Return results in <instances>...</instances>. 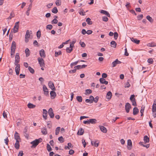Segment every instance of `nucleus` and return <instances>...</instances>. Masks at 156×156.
Masks as SVG:
<instances>
[{
	"label": "nucleus",
	"mask_w": 156,
	"mask_h": 156,
	"mask_svg": "<svg viewBox=\"0 0 156 156\" xmlns=\"http://www.w3.org/2000/svg\"><path fill=\"white\" fill-rule=\"evenodd\" d=\"M42 139L41 138L36 139L30 142V144L32 145L31 146V148L35 147L38 144L42 141Z\"/></svg>",
	"instance_id": "f257e3e1"
},
{
	"label": "nucleus",
	"mask_w": 156,
	"mask_h": 156,
	"mask_svg": "<svg viewBox=\"0 0 156 156\" xmlns=\"http://www.w3.org/2000/svg\"><path fill=\"white\" fill-rule=\"evenodd\" d=\"M20 22L19 21L15 23V25L13 29V32L14 33H17L18 31L19 27V23Z\"/></svg>",
	"instance_id": "f03ea898"
},
{
	"label": "nucleus",
	"mask_w": 156,
	"mask_h": 156,
	"mask_svg": "<svg viewBox=\"0 0 156 156\" xmlns=\"http://www.w3.org/2000/svg\"><path fill=\"white\" fill-rule=\"evenodd\" d=\"M131 108V106L130 104L128 102L126 103L125 105V109L127 113H128L129 112Z\"/></svg>",
	"instance_id": "7ed1b4c3"
},
{
	"label": "nucleus",
	"mask_w": 156,
	"mask_h": 156,
	"mask_svg": "<svg viewBox=\"0 0 156 156\" xmlns=\"http://www.w3.org/2000/svg\"><path fill=\"white\" fill-rule=\"evenodd\" d=\"M20 57L19 56V53H16L15 55V65H16L17 64H19L18 63L20 62Z\"/></svg>",
	"instance_id": "20e7f679"
},
{
	"label": "nucleus",
	"mask_w": 156,
	"mask_h": 156,
	"mask_svg": "<svg viewBox=\"0 0 156 156\" xmlns=\"http://www.w3.org/2000/svg\"><path fill=\"white\" fill-rule=\"evenodd\" d=\"M38 61L40 66L42 67L44 65V61L42 58H38Z\"/></svg>",
	"instance_id": "39448f33"
},
{
	"label": "nucleus",
	"mask_w": 156,
	"mask_h": 156,
	"mask_svg": "<svg viewBox=\"0 0 156 156\" xmlns=\"http://www.w3.org/2000/svg\"><path fill=\"white\" fill-rule=\"evenodd\" d=\"M48 114L49 115L50 118H53L54 116V114L53 113V111L52 109L51 108H50L48 111Z\"/></svg>",
	"instance_id": "423d86ee"
},
{
	"label": "nucleus",
	"mask_w": 156,
	"mask_h": 156,
	"mask_svg": "<svg viewBox=\"0 0 156 156\" xmlns=\"http://www.w3.org/2000/svg\"><path fill=\"white\" fill-rule=\"evenodd\" d=\"M48 85L49 87L52 90H55L56 89L55 87L54 84L51 81H50L48 82Z\"/></svg>",
	"instance_id": "0eeeda50"
},
{
	"label": "nucleus",
	"mask_w": 156,
	"mask_h": 156,
	"mask_svg": "<svg viewBox=\"0 0 156 156\" xmlns=\"http://www.w3.org/2000/svg\"><path fill=\"white\" fill-rule=\"evenodd\" d=\"M43 90L44 92V94L46 96L49 95V92L48 88L46 86L44 85L43 87Z\"/></svg>",
	"instance_id": "6e6552de"
},
{
	"label": "nucleus",
	"mask_w": 156,
	"mask_h": 156,
	"mask_svg": "<svg viewBox=\"0 0 156 156\" xmlns=\"http://www.w3.org/2000/svg\"><path fill=\"white\" fill-rule=\"evenodd\" d=\"M99 143V142L98 140L91 141V144L92 145L96 147H97L98 146Z\"/></svg>",
	"instance_id": "1a4fd4ad"
},
{
	"label": "nucleus",
	"mask_w": 156,
	"mask_h": 156,
	"mask_svg": "<svg viewBox=\"0 0 156 156\" xmlns=\"http://www.w3.org/2000/svg\"><path fill=\"white\" fill-rule=\"evenodd\" d=\"M39 54L41 57V58H44L45 57L46 55L45 52L43 49H42L40 51Z\"/></svg>",
	"instance_id": "9d476101"
},
{
	"label": "nucleus",
	"mask_w": 156,
	"mask_h": 156,
	"mask_svg": "<svg viewBox=\"0 0 156 156\" xmlns=\"http://www.w3.org/2000/svg\"><path fill=\"white\" fill-rule=\"evenodd\" d=\"M15 65L16 66V67L15 68V70L16 74L18 75L19 74L20 65V64H17Z\"/></svg>",
	"instance_id": "9b49d317"
},
{
	"label": "nucleus",
	"mask_w": 156,
	"mask_h": 156,
	"mask_svg": "<svg viewBox=\"0 0 156 156\" xmlns=\"http://www.w3.org/2000/svg\"><path fill=\"white\" fill-rule=\"evenodd\" d=\"M14 138L16 140H21V139L20 137L19 134L17 132H16L14 134Z\"/></svg>",
	"instance_id": "f8f14e48"
},
{
	"label": "nucleus",
	"mask_w": 156,
	"mask_h": 156,
	"mask_svg": "<svg viewBox=\"0 0 156 156\" xmlns=\"http://www.w3.org/2000/svg\"><path fill=\"white\" fill-rule=\"evenodd\" d=\"M127 145L129 146H127V148L128 150L131 149L132 147V143L131 140L130 139L127 140Z\"/></svg>",
	"instance_id": "ddd939ff"
},
{
	"label": "nucleus",
	"mask_w": 156,
	"mask_h": 156,
	"mask_svg": "<svg viewBox=\"0 0 156 156\" xmlns=\"http://www.w3.org/2000/svg\"><path fill=\"white\" fill-rule=\"evenodd\" d=\"M50 94L51 99H54L56 96V93L55 91H51L50 92Z\"/></svg>",
	"instance_id": "4468645a"
},
{
	"label": "nucleus",
	"mask_w": 156,
	"mask_h": 156,
	"mask_svg": "<svg viewBox=\"0 0 156 156\" xmlns=\"http://www.w3.org/2000/svg\"><path fill=\"white\" fill-rule=\"evenodd\" d=\"M100 82L102 84H104L105 85H107L108 82L105 80V79L103 78H101L99 80Z\"/></svg>",
	"instance_id": "2eb2a0df"
},
{
	"label": "nucleus",
	"mask_w": 156,
	"mask_h": 156,
	"mask_svg": "<svg viewBox=\"0 0 156 156\" xmlns=\"http://www.w3.org/2000/svg\"><path fill=\"white\" fill-rule=\"evenodd\" d=\"M130 39L131 41L134 42L136 44H139L140 42V41L139 40H137L136 38H134L133 37L130 38Z\"/></svg>",
	"instance_id": "dca6fc26"
},
{
	"label": "nucleus",
	"mask_w": 156,
	"mask_h": 156,
	"mask_svg": "<svg viewBox=\"0 0 156 156\" xmlns=\"http://www.w3.org/2000/svg\"><path fill=\"white\" fill-rule=\"evenodd\" d=\"M99 128L100 130L103 133H106L107 132V130L106 128L102 126H99Z\"/></svg>",
	"instance_id": "f3484780"
},
{
	"label": "nucleus",
	"mask_w": 156,
	"mask_h": 156,
	"mask_svg": "<svg viewBox=\"0 0 156 156\" xmlns=\"http://www.w3.org/2000/svg\"><path fill=\"white\" fill-rule=\"evenodd\" d=\"M152 111L153 112H154L156 111V101H154L152 105Z\"/></svg>",
	"instance_id": "a211bd4d"
},
{
	"label": "nucleus",
	"mask_w": 156,
	"mask_h": 156,
	"mask_svg": "<svg viewBox=\"0 0 156 156\" xmlns=\"http://www.w3.org/2000/svg\"><path fill=\"white\" fill-rule=\"evenodd\" d=\"M139 112V109L137 107H134L133 109V114L134 115H136L138 114Z\"/></svg>",
	"instance_id": "6ab92c4d"
},
{
	"label": "nucleus",
	"mask_w": 156,
	"mask_h": 156,
	"mask_svg": "<svg viewBox=\"0 0 156 156\" xmlns=\"http://www.w3.org/2000/svg\"><path fill=\"white\" fill-rule=\"evenodd\" d=\"M112 96V92L109 91L107 94L106 95V98L108 100H110Z\"/></svg>",
	"instance_id": "aec40b11"
},
{
	"label": "nucleus",
	"mask_w": 156,
	"mask_h": 156,
	"mask_svg": "<svg viewBox=\"0 0 156 156\" xmlns=\"http://www.w3.org/2000/svg\"><path fill=\"white\" fill-rule=\"evenodd\" d=\"M100 12L101 13L105 15L108 17L110 16V15L109 13L107 11L103 10H101Z\"/></svg>",
	"instance_id": "412c9836"
},
{
	"label": "nucleus",
	"mask_w": 156,
	"mask_h": 156,
	"mask_svg": "<svg viewBox=\"0 0 156 156\" xmlns=\"http://www.w3.org/2000/svg\"><path fill=\"white\" fill-rule=\"evenodd\" d=\"M84 132V130L83 129L81 128L78 130L77 132V134L78 135H83Z\"/></svg>",
	"instance_id": "4be33fe9"
},
{
	"label": "nucleus",
	"mask_w": 156,
	"mask_h": 156,
	"mask_svg": "<svg viewBox=\"0 0 156 156\" xmlns=\"http://www.w3.org/2000/svg\"><path fill=\"white\" fill-rule=\"evenodd\" d=\"M20 141L16 140V142L15 144V147L16 149H18L20 148L19 142Z\"/></svg>",
	"instance_id": "5701e85b"
},
{
	"label": "nucleus",
	"mask_w": 156,
	"mask_h": 156,
	"mask_svg": "<svg viewBox=\"0 0 156 156\" xmlns=\"http://www.w3.org/2000/svg\"><path fill=\"white\" fill-rule=\"evenodd\" d=\"M41 132L42 134L46 135L47 134V131L46 128L45 127H44L41 129Z\"/></svg>",
	"instance_id": "b1692460"
},
{
	"label": "nucleus",
	"mask_w": 156,
	"mask_h": 156,
	"mask_svg": "<svg viewBox=\"0 0 156 156\" xmlns=\"http://www.w3.org/2000/svg\"><path fill=\"white\" fill-rule=\"evenodd\" d=\"M25 52L26 54V57H27L30 55V51L29 49L28 48H27L25 49Z\"/></svg>",
	"instance_id": "393cba45"
},
{
	"label": "nucleus",
	"mask_w": 156,
	"mask_h": 156,
	"mask_svg": "<svg viewBox=\"0 0 156 156\" xmlns=\"http://www.w3.org/2000/svg\"><path fill=\"white\" fill-rule=\"evenodd\" d=\"M89 124L91 123V124H94L96 122V120L95 119H90L89 120Z\"/></svg>",
	"instance_id": "a878e982"
},
{
	"label": "nucleus",
	"mask_w": 156,
	"mask_h": 156,
	"mask_svg": "<svg viewBox=\"0 0 156 156\" xmlns=\"http://www.w3.org/2000/svg\"><path fill=\"white\" fill-rule=\"evenodd\" d=\"M144 140L145 143H148L149 141V139L147 135L144 136Z\"/></svg>",
	"instance_id": "bb28decb"
},
{
	"label": "nucleus",
	"mask_w": 156,
	"mask_h": 156,
	"mask_svg": "<svg viewBox=\"0 0 156 156\" xmlns=\"http://www.w3.org/2000/svg\"><path fill=\"white\" fill-rule=\"evenodd\" d=\"M28 107L30 108H34L36 106L30 103H28L27 105Z\"/></svg>",
	"instance_id": "cd10ccee"
},
{
	"label": "nucleus",
	"mask_w": 156,
	"mask_h": 156,
	"mask_svg": "<svg viewBox=\"0 0 156 156\" xmlns=\"http://www.w3.org/2000/svg\"><path fill=\"white\" fill-rule=\"evenodd\" d=\"M16 43L15 41H13L11 46V49H13V50L16 49Z\"/></svg>",
	"instance_id": "c85d7f7f"
},
{
	"label": "nucleus",
	"mask_w": 156,
	"mask_h": 156,
	"mask_svg": "<svg viewBox=\"0 0 156 156\" xmlns=\"http://www.w3.org/2000/svg\"><path fill=\"white\" fill-rule=\"evenodd\" d=\"M86 21L88 25H91L92 22L91 21V19L89 18H87L86 20Z\"/></svg>",
	"instance_id": "c756f323"
},
{
	"label": "nucleus",
	"mask_w": 156,
	"mask_h": 156,
	"mask_svg": "<svg viewBox=\"0 0 156 156\" xmlns=\"http://www.w3.org/2000/svg\"><path fill=\"white\" fill-rule=\"evenodd\" d=\"M117 61H118V59H116L115 61L113 62L112 63V67H115L116 65L118 64Z\"/></svg>",
	"instance_id": "7c9ffc66"
},
{
	"label": "nucleus",
	"mask_w": 156,
	"mask_h": 156,
	"mask_svg": "<svg viewBox=\"0 0 156 156\" xmlns=\"http://www.w3.org/2000/svg\"><path fill=\"white\" fill-rule=\"evenodd\" d=\"M30 37V33L29 31L28 30H27L26 32V34L25 35V37L26 38H29Z\"/></svg>",
	"instance_id": "2f4dec72"
},
{
	"label": "nucleus",
	"mask_w": 156,
	"mask_h": 156,
	"mask_svg": "<svg viewBox=\"0 0 156 156\" xmlns=\"http://www.w3.org/2000/svg\"><path fill=\"white\" fill-rule=\"evenodd\" d=\"M79 61H77L75 62H72L70 64V67L71 68H73V66L76 65L78 63Z\"/></svg>",
	"instance_id": "473e14b6"
},
{
	"label": "nucleus",
	"mask_w": 156,
	"mask_h": 156,
	"mask_svg": "<svg viewBox=\"0 0 156 156\" xmlns=\"http://www.w3.org/2000/svg\"><path fill=\"white\" fill-rule=\"evenodd\" d=\"M58 12V9L56 7H54L52 9V12L54 13H56Z\"/></svg>",
	"instance_id": "72a5a7b5"
},
{
	"label": "nucleus",
	"mask_w": 156,
	"mask_h": 156,
	"mask_svg": "<svg viewBox=\"0 0 156 156\" xmlns=\"http://www.w3.org/2000/svg\"><path fill=\"white\" fill-rule=\"evenodd\" d=\"M110 44L113 45V46H112L114 48H115L117 44L116 42L114 41H112L110 42Z\"/></svg>",
	"instance_id": "f704fd0d"
},
{
	"label": "nucleus",
	"mask_w": 156,
	"mask_h": 156,
	"mask_svg": "<svg viewBox=\"0 0 156 156\" xmlns=\"http://www.w3.org/2000/svg\"><path fill=\"white\" fill-rule=\"evenodd\" d=\"M60 127H58L55 129V134L56 135H58L59 132Z\"/></svg>",
	"instance_id": "c9c22d12"
},
{
	"label": "nucleus",
	"mask_w": 156,
	"mask_h": 156,
	"mask_svg": "<svg viewBox=\"0 0 156 156\" xmlns=\"http://www.w3.org/2000/svg\"><path fill=\"white\" fill-rule=\"evenodd\" d=\"M147 19L151 23H152L153 21V20L152 18L149 16H147L146 17Z\"/></svg>",
	"instance_id": "e433bc0d"
},
{
	"label": "nucleus",
	"mask_w": 156,
	"mask_h": 156,
	"mask_svg": "<svg viewBox=\"0 0 156 156\" xmlns=\"http://www.w3.org/2000/svg\"><path fill=\"white\" fill-rule=\"evenodd\" d=\"M77 100L79 102H81L82 101V97L80 96H77L76 98Z\"/></svg>",
	"instance_id": "4c0bfd02"
},
{
	"label": "nucleus",
	"mask_w": 156,
	"mask_h": 156,
	"mask_svg": "<svg viewBox=\"0 0 156 156\" xmlns=\"http://www.w3.org/2000/svg\"><path fill=\"white\" fill-rule=\"evenodd\" d=\"M92 92V90L90 89H87L86 90L85 94L87 95L91 94Z\"/></svg>",
	"instance_id": "58836bf2"
},
{
	"label": "nucleus",
	"mask_w": 156,
	"mask_h": 156,
	"mask_svg": "<svg viewBox=\"0 0 156 156\" xmlns=\"http://www.w3.org/2000/svg\"><path fill=\"white\" fill-rule=\"evenodd\" d=\"M29 70L30 71V73H31L33 74L34 73V70L31 67L29 66L28 68Z\"/></svg>",
	"instance_id": "ea45409f"
},
{
	"label": "nucleus",
	"mask_w": 156,
	"mask_h": 156,
	"mask_svg": "<svg viewBox=\"0 0 156 156\" xmlns=\"http://www.w3.org/2000/svg\"><path fill=\"white\" fill-rule=\"evenodd\" d=\"M62 2L61 0H56L55 1V4L59 6L61 5Z\"/></svg>",
	"instance_id": "a19ab883"
},
{
	"label": "nucleus",
	"mask_w": 156,
	"mask_h": 156,
	"mask_svg": "<svg viewBox=\"0 0 156 156\" xmlns=\"http://www.w3.org/2000/svg\"><path fill=\"white\" fill-rule=\"evenodd\" d=\"M41 31L40 30H38L37 33V38L39 39L41 37Z\"/></svg>",
	"instance_id": "79ce46f5"
},
{
	"label": "nucleus",
	"mask_w": 156,
	"mask_h": 156,
	"mask_svg": "<svg viewBox=\"0 0 156 156\" xmlns=\"http://www.w3.org/2000/svg\"><path fill=\"white\" fill-rule=\"evenodd\" d=\"M15 16L14 12H12L10 14L9 16L7 18L8 19H11L12 18L14 17Z\"/></svg>",
	"instance_id": "37998d69"
},
{
	"label": "nucleus",
	"mask_w": 156,
	"mask_h": 156,
	"mask_svg": "<svg viewBox=\"0 0 156 156\" xmlns=\"http://www.w3.org/2000/svg\"><path fill=\"white\" fill-rule=\"evenodd\" d=\"M62 54V52L61 51H59L58 52L55 51V56L56 57H58L59 55H61Z\"/></svg>",
	"instance_id": "c03bdc74"
},
{
	"label": "nucleus",
	"mask_w": 156,
	"mask_h": 156,
	"mask_svg": "<svg viewBox=\"0 0 156 156\" xmlns=\"http://www.w3.org/2000/svg\"><path fill=\"white\" fill-rule=\"evenodd\" d=\"M47 150L48 151L50 152L52 150V149L50 146L48 144H47Z\"/></svg>",
	"instance_id": "a18cd8bd"
},
{
	"label": "nucleus",
	"mask_w": 156,
	"mask_h": 156,
	"mask_svg": "<svg viewBox=\"0 0 156 156\" xmlns=\"http://www.w3.org/2000/svg\"><path fill=\"white\" fill-rule=\"evenodd\" d=\"M58 140L61 143H63L64 141V139L62 136L59 137Z\"/></svg>",
	"instance_id": "49530a36"
},
{
	"label": "nucleus",
	"mask_w": 156,
	"mask_h": 156,
	"mask_svg": "<svg viewBox=\"0 0 156 156\" xmlns=\"http://www.w3.org/2000/svg\"><path fill=\"white\" fill-rule=\"evenodd\" d=\"M58 22V20L56 19L55 18L54 19L51 21V23L52 24H56Z\"/></svg>",
	"instance_id": "de8ad7c7"
},
{
	"label": "nucleus",
	"mask_w": 156,
	"mask_h": 156,
	"mask_svg": "<svg viewBox=\"0 0 156 156\" xmlns=\"http://www.w3.org/2000/svg\"><path fill=\"white\" fill-rule=\"evenodd\" d=\"M118 37V34L116 32H115L114 34V37L115 39L116 40L117 39Z\"/></svg>",
	"instance_id": "09e8293b"
},
{
	"label": "nucleus",
	"mask_w": 156,
	"mask_h": 156,
	"mask_svg": "<svg viewBox=\"0 0 156 156\" xmlns=\"http://www.w3.org/2000/svg\"><path fill=\"white\" fill-rule=\"evenodd\" d=\"M99 98V97L98 96H96L95 98H94V100H93V101L95 103H96L98 102V99Z\"/></svg>",
	"instance_id": "8fccbe9b"
},
{
	"label": "nucleus",
	"mask_w": 156,
	"mask_h": 156,
	"mask_svg": "<svg viewBox=\"0 0 156 156\" xmlns=\"http://www.w3.org/2000/svg\"><path fill=\"white\" fill-rule=\"evenodd\" d=\"M52 26L51 25H48L46 26L47 29L51 30L52 28Z\"/></svg>",
	"instance_id": "3c124183"
},
{
	"label": "nucleus",
	"mask_w": 156,
	"mask_h": 156,
	"mask_svg": "<svg viewBox=\"0 0 156 156\" xmlns=\"http://www.w3.org/2000/svg\"><path fill=\"white\" fill-rule=\"evenodd\" d=\"M102 20L105 22H107L108 20V18L106 16H104L102 17Z\"/></svg>",
	"instance_id": "603ef678"
},
{
	"label": "nucleus",
	"mask_w": 156,
	"mask_h": 156,
	"mask_svg": "<svg viewBox=\"0 0 156 156\" xmlns=\"http://www.w3.org/2000/svg\"><path fill=\"white\" fill-rule=\"evenodd\" d=\"M73 50L72 48H70L69 47H67L66 48V51L67 52L70 53Z\"/></svg>",
	"instance_id": "864d4df0"
},
{
	"label": "nucleus",
	"mask_w": 156,
	"mask_h": 156,
	"mask_svg": "<svg viewBox=\"0 0 156 156\" xmlns=\"http://www.w3.org/2000/svg\"><path fill=\"white\" fill-rule=\"evenodd\" d=\"M153 59L151 58H150L148 59L147 60V62L148 63L152 64L153 62Z\"/></svg>",
	"instance_id": "5fc2aeb1"
},
{
	"label": "nucleus",
	"mask_w": 156,
	"mask_h": 156,
	"mask_svg": "<svg viewBox=\"0 0 156 156\" xmlns=\"http://www.w3.org/2000/svg\"><path fill=\"white\" fill-rule=\"evenodd\" d=\"M148 46L149 47H153L156 46V44L154 43H149L148 44Z\"/></svg>",
	"instance_id": "6e6d98bb"
},
{
	"label": "nucleus",
	"mask_w": 156,
	"mask_h": 156,
	"mask_svg": "<svg viewBox=\"0 0 156 156\" xmlns=\"http://www.w3.org/2000/svg\"><path fill=\"white\" fill-rule=\"evenodd\" d=\"M85 102L87 103H89L90 104H91L93 103V101L90 100L89 99H87L85 100Z\"/></svg>",
	"instance_id": "4d7b16f0"
},
{
	"label": "nucleus",
	"mask_w": 156,
	"mask_h": 156,
	"mask_svg": "<svg viewBox=\"0 0 156 156\" xmlns=\"http://www.w3.org/2000/svg\"><path fill=\"white\" fill-rule=\"evenodd\" d=\"M131 101L132 102V105H133L135 106H136V101H135V99Z\"/></svg>",
	"instance_id": "13d9d810"
},
{
	"label": "nucleus",
	"mask_w": 156,
	"mask_h": 156,
	"mask_svg": "<svg viewBox=\"0 0 156 156\" xmlns=\"http://www.w3.org/2000/svg\"><path fill=\"white\" fill-rule=\"evenodd\" d=\"M74 69L73 70H71L69 71V73H75L76 71V68H74Z\"/></svg>",
	"instance_id": "bf43d9fd"
},
{
	"label": "nucleus",
	"mask_w": 156,
	"mask_h": 156,
	"mask_svg": "<svg viewBox=\"0 0 156 156\" xmlns=\"http://www.w3.org/2000/svg\"><path fill=\"white\" fill-rule=\"evenodd\" d=\"M31 8H27V10L26 12V14L27 16H29L30 14V11L31 10Z\"/></svg>",
	"instance_id": "052dcab7"
},
{
	"label": "nucleus",
	"mask_w": 156,
	"mask_h": 156,
	"mask_svg": "<svg viewBox=\"0 0 156 156\" xmlns=\"http://www.w3.org/2000/svg\"><path fill=\"white\" fill-rule=\"evenodd\" d=\"M135 95L134 94H132L131 95L130 98V101H132L133 100H135Z\"/></svg>",
	"instance_id": "680f3d73"
},
{
	"label": "nucleus",
	"mask_w": 156,
	"mask_h": 156,
	"mask_svg": "<svg viewBox=\"0 0 156 156\" xmlns=\"http://www.w3.org/2000/svg\"><path fill=\"white\" fill-rule=\"evenodd\" d=\"M74 68H76V70L77 69H81V65H77L74 67Z\"/></svg>",
	"instance_id": "e2e57ef3"
},
{
	"label": "nucleus",
	"mask_w": 156,
	"mask_h": 156,
	"mask_svg": "<svg viewBox=\"0 0 156 156\" xmlns=\"http://www.w3.org/2000/svg\"><path fill=\"white\" fill-rule=\"evenodd\" d=\"M82 143L83 144V147H85L86 146L87 144H86V142L85 141V140H84V139H83L82 140Z\"/></svg>",
	"instance_id": "0e129e2a"
},
{
	"label": "nucleus",
	"mask_w": 156,
	"mask_h": 156,
	"mask_svg": "<svg viewBox=\"0 0 156 156\" xmlns=\"http://www.w3.org/2000/svg\"><path fill=\"white\" fill-rule=\"evenodd\" d=\"M143 16V15L142 14L138 15L137 16V18L138 20H140L142 19Z\"/></svg>",
	"instance_id": "69168bd1"
},
{
	"label": "nucleus",
	"mask_w": 156,
	"mask_h": 156,
	"mask_svg": "<svg viewBox=\"0 0 156 156\" xmlns=\"http://www.w3.org/2000/svg\"><path fill=\"white\" fill-rule=\"evenodd\" d=\"M80 44L82 47H85L86 46L85 44L83 42H80Z\"/></svg>",
	"instance_id": "338daca9"
},
{
	"label": "nucleus",
	"mask_w": 156,
	"mask_h": 156,
	"mask_svg": "<svg viewBox=\"0 0 156 156\" xmlns=\"http://www.w3.org/2000/svg\"><path fill=\"white\" fill-rule=\"evenodd\" d=\"M130 86V84L129 83V82H127L126 83H125V88H127L129 87Z\"/></svg>",
	"instance_id": "774afa93"
}]
</instances>
